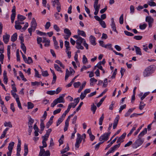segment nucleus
I'll return each instance as SVG.
<instances>
[{
    "mask_svg": "<svg viewBox=\"0 0 156 156\" xmlns=\"http://www.w3.org/2000/svg\"><path fill=\"white\" fill-rule=\"evenodd\" d=\"M104 118V114H102V115L100 117L99 119V124L100 125H102V122Z\"/></svg>",
    "mask_w": 156,
    "mask_h": 156,
    "instance_id": "obj_36",
    "label": "nucleus"
},
{
    "mask_svg": "<svg viewBox=\"0 0 156 156\" xmlns=\"http://www.w3.org/2000/svg\"><path fill=\"white\" fill-rule=\"evenodd\" d=\"M124 32L125 34L127 36H132L134 35V34L133 33L126 30L124 31Z\"/></svg>",
    "mask_w": 156,
    "mask_h": 156,
    "instance_id": "obj_55",
    "label": "nucleus"
},
{
    "mask_svg": "<svg viewBox=\"0 0 156 156\" xmlns=\"http://www.w3.org/2000/svg\"><path fill=\"white\" fill-rule=\"evenodd\" d=\"M144 142V139L141 138H138L132 144V147L133 148H136L141 146Z\"/></svg>",
    "mask_w": 156,
    "mask_h": 156,
    "instance_id": "obj_2",
    "label": "nucleus"
},
{
    "mask_svg": "<svg viewBox=\"0 0 156 156\" xmlns=\"http://www.w3.org/2000/svg\"><path fill=\"white\" fill-rule=\"evenodd\" d=\"M111 21L112 23L111 24V26L112 29L113 30L117 33L118 32L116 30L115 25L113 18H112Z\"/></svg>",
    "mask_w": 156,
    "mask_h": 156,
    "instance_id": "obj_10",
    "label": "nucleus"
},
{
    "mask_svg": "<svg viewBox=\"0 0 156 156\" xmlns=\"http://www.w3.org/2000/svg\"><path fill=\"white\" fill-rule=\"evenodd\" d=\"M65 94H62L61 96L59 97V98L56 99H55V100L56 101L57 104L58 103H64V99L63 98L65 97Z\"/></svg>",
    "mask_w": 156,
    "mask_h": 156,
    "instance_id": "obj_7",
    "label": "nucleus"
},
{
    "mask_svg": "<svg viewBox=\"0 0 156 156\" xmlns=\"http://www.w3.org/2000/svg\"><path fill=\"white\" fill-rule=\"evenodd\" d=\"M135 108H129L128 111L126 113L125 115V117H128L130 114L132 113V112L135 109Z\"/></svg>",
    "mask_w": 156,
    "mask_h": 156,
    "instance_id": "obj_17",
    "label": "nucleus"
},
{
    "mask_svg": "<svg viewBox=\"0 0 156 156\" xmlns=\"http://www.w3.org/2000/svg\"><path fill=\"white\" fill-rule=\"evenodd\" d=\"M17 33H14L11 37V41L12 42L15 41L17 39Z\"/></svg>",
    "mask_w": 156,
    "mask_h": 156,
    "instance_id": "obj_25",
    "label": "nucleus"
},
{
    "mask_svg": "<svg viewBox=\"0 0 156 156\" xmlns=\"http://www.w3.org/2000/svg\"><path fill=\"white\" fill-rule=\"evenodd\" d=\"M54 29L57 31L59 32L60 30V29L59 27L56 24H55L53 26Z\"/></svg>",
    "mask_w": 156,
    "mask_h": 156,
    "instance_id": "obj_64",
    "label": "nucleus"
},
{
    "mask_svg": "<svg viewBox=\"0 0 156 156\" xmlns=\"http://www.w3.org/2000/svg\"><path fill=\"white\" fill-rule=\"evenodd\" d=\"M147 26V25L146 23H144L142 25H140L139 26L141 30H144L146 28Z\"/></svg>",
    "mask_w": 156,
    "mask_h": 156,
    "instance_id": "obj_50",
    "label": "nucleus"
},
{
    "mask_svg": "<svg viewBox=\"0 0 156 156\" xmlns=\"http://www.w3.org/2000/svg\"><path fill=\"white\" fill-rule=\"evenodd\" d=\"M83 63L84 64H85L87 63L88 62L87 59L85 55H83V57L82 59Z\"/></svg>",
    "mask_w": 156,
    "mask_h": 156,
    "instance_id": "obj_42",
    "label": "nucleus"
},
{
    "mask_svg": "<svg viewBox=\"0 0 156 156\" xmlns=\"http://www.w3.org/2000/svg\"><path fill=\"white\" fill-rule=\"evenodd\" d=\"M24 154H25V155L26 154H27L28 153V150L27 145V144H25L24 145Z\"/></svg>",
    "mask_w": 156,
    "mask_h": 156,
    "instance_id": "obj_43",
    "label": "nucleus"
},
{
    "mask_svg": "<svg viewBox=\"0 0 156 156\" xmlns=\"http://www.w3.org/2000/svg\"><path fill=\"white\" fill-rule=\"evenodd\" d=\"M147 3L151 6H156V3L153 1H148Z\"/></svg>",
    "mask_w": 156,
    "mask_h": 156,
    "instance_id": "obj_40",
    "label": "nucleus"
},
{
    "mask_svg": "<svg viewBox=\"0 0 156 156\" xmlns=\"http://www.w3.org/2000/svg\"><path fill=\"white\" fill-rule=\"evenodd\" d=\"M10 36L7 34L3 36V41L5 44H7L9 41Z\"/></svg>",
    "mask_w": 156,
    "mask_h": 156,
    "instance_id": "obj_13",
    "label": "nucleus"
},
{
    "mask_svg": "<svg viewBox=\"0 0 156 156\" xmlns=\"http://www.w3.org/2000/svg\"><path fill=\"white\" fill-rule=\"evenodd\" d=\"M108 85V80L107 78H105L104 80V82L103 84V87H106Z\"/></svg>",
    "mask_w": 156,
    "mask_h": 156,
    "instance_id": "obj_62",
    "label": "nucleus"
},
{
    "mask_svg": "<svg viewBox=\"0 0 156 156\" xmlns=\"http://www.w3.org/2000/svg\"><path fill=\"white\" fill-rule=\"evenodd\" d=\"M55 62L57 63V64L60 65V66L64 68L65 67L62 64V63L59 60H56L55 61Z\"/></svg>",
    "mask_w": 156,
    "mask_h": 156,
    "instance_id": "obj_48",
    "label": "nucleus"
},
{
    "mask_svg": "<svg viewBox=\"0 0 156 156\" xmlns=\"http://www.w3.org/2000/svg\"><path fill=\"white\" fill-rule=\"evenodd\" d=\"M45 152V151L44 149H41L39 154V156H43Z\"/></svg>",
    "mask_w": 156,
    "mask_h": 156,
    "instance_id": "obj_53",
    "label": "nucleus"
},
{
    "mask_svg": "<svg viewBox=\"0 0 156 156\" xmlns=\"http://www.w3.org/2000/svg\"><path fill=\"white\" fill-rule=\"evenodd\" d=\"M86 81H84L82 84V86H80V88L78 90V93H80L83 89V88L85 87L86 85Z\"/></svg>",
    "mask_w": 156,
    "mask_h": 156,
    "instance_id": "obj_30",
    "label": "nucleus"
},
{
    "mask_svg": "<svg viewBox=\"0 0 156 156\" xmlns=\"http://www.w3.org/2000/svg\"><path fill=\"white\" fill-rule=\"evenodd\" d=\"M126 107V104H124L120 106V108H119V112L120 113Z\"/></svg>",
    "mask_w": 156,
    "mask_h": 156,
    "instance_id": "obj_59",
    "label": "nucleus"
},
{
    "mask_svg": "<svg viewBox=\"0 0 156 156\" xmlns=\"http://www.w3.org/2000/svg\"><path fill=\"white\" fill-rule=\"evenodd\" d=\"M134 47L135 48L136 54L137 55H141L142 54L140 48L136 46H134Z\"/></svg>",
    "mask_w": 156,
    "mask_h": 156,
    "instance_id": "obj_14",
    "label": "nucleus"
},
{
    "mask_svg": "<svg viewBox=\"0 0 156 156\" xmlns=\"http://www.w3.org/2000/svg\"><path fill=\"white\" fill-rule=\"evenodd\" d=\"M155 66L154 65H151L147 67L143 73V75L144 77H147L151 75L155 70Z\"/></svg>",
    "mask_w": 156,
    "mask_h": 156,
    "instance_id": "obj_1",
    "label": "nucleus"
},
{
    "mask_svg": "<svg viewBox=\"0 0 156 156\" xmlns=\"http://www.w3.org/2000/svg\"><path fill=\"white\" fill-rule=\"evenodd\" d=\"M69 41H65V45L66 47V50L69 51L70 50V48L69 46Z\"/></svg>",
    "mask_w": 156,
    "mask_h": 156,
    "instance_id": "obj_23",
    "label": "nucleus"
},
{
    "mask_svg": "<svg viewBox=\"0 0 156 156\" xmlns=\"http://www.w3.org/2000/svg\"><path fill=\"white\" fill-rule=\"evenodd\" d=\"M96 38L92 35H90V41L91 44L93 45H95L96 44Z\"/></svg>",
    "mask_w": 156,
    "mask_h": 156,
    "instance_id": "obj_11",
    "label": "nucleus"
},
{
    "mask_svg": "<svg viewBox=\"0 0 156 156\" xmlns=\"http://www.w3.org/2000/svg\"><path fill=\"white\" fill-rule=\"evenodd\" d=\"M77 33L79 35H81L83 37H85L86 36L85 33L83 30H77Z\"/></svg>",
    "mask_w": 156,
    "mask_h": 156,
    "instance_id": "obj_21",
    "label": "nucleus"
},
{
    "mask_svg": "<svg viewBox=\"0 0 156 156\" xmlns=\"http://www.w3.org/2000/svg\"><path fill=\"white\" fill-rule=\"evenodd\" d=\"M100 24L101 25V27L104 28H105L106 27V25L105 24V22L103 21L102 20H101L99 22Z\"/></svg>",
    "mask_w": 156,
    "mask_h": 156,
    "instance_id": "obj_41",
    "label": "nucleus"
},
{
    "mask_svg": "<svg viewBox=\"0 0 156 156\" xmlns=\"http://www.w3.org/2000/svg\"><path fill=\"white\" fill-rule=\"evenodd\" d=\"M21 48L25 54L26 52V48L23 43H21Z\"/></svg>",
    "mask_w": 156,
    "mask_h": 156,
    "instance_id": "obj_35",
    "label": "nucleus"
},
{
    "mask_svg": "<svg viewBox=\"0 0 156 156\" xmlns=\"http://www.w3.org/2000/svg\"><path fill=\"white\" fill-rule=\"evenodd\" d=\"M142 36H135L133 38L137 40H140L142 38Z\"/></svg>",
    "mask_w": 156,
    "mask_h": 156,
    "instance_id": "obj_63",
    "label": "nucleus"
},
{
    "mask_svg": "<svg viewBox=\"0 0 156 156\" xmlns=\"http://www.w3.org/2000/svg\"><path fill=\"white\" fill-rule=\"evenodd\" d=\"M120 143H118V144L114 145L113 147H112L110 149H111L112 151L114 152L115 150L119 148L120 145Z\"/></svg>",
    "mask_w": 156,
    "mask_h": 156,
    "instance_id": "obj_18",
    "label": "nucleus"
},
{
    "mask_svg": "<svg viewBox=\"0 0 156 156\" xmlns=\"http://www.w3.org/2000/svg\"><path fill=\"white\" fill-rule=\"evenodd\" d=\"M145 104H144L143 101H141L140 102L139 109L140 110H142L145 106Z\"/></svg>",
    "mask_w": 156,
    "mask_h": 156,
    "instance_id": "obj_39",
    "label": "nucleus"
},
{
    "mask_svg": "<svg viewBox=\"0 0 156 156\" xmlns=\"http://www.w3.org/2000/svg\"><path fill=\"white\" fill-rule=\"evenodd\" d=\"M64 33L67 35L71 36V33L70 31L67 28H65L64 30Z\"/></svg>",
    "mask_w": 156,
    "mask_h": 156,
    "instance_id": "obj_32",
    "label": "nucleus"
},
{
    "mask_svg": "<svg viewBox=\"0 0 156 156\" xmlns=\"http://www.w3.org/2000/svg\"><path fill=\"white\" fill-rule=\"evenodd\" d=\"M119 23L122 24L123 23V14H122L119 19Z\"/></svg>",
    "mask_w": 156,
    "mask_h": 156,
    "instance_id": "obj_49",
    "label": "nucleus"
},
{
    "mask_svg": "<svg viewBox=\"0 0 156 156\" xmlns=\"http://www.w3.org/2000/svg\"><path fill=\"white\" fill-rule=\"evenodd\" d=\"M106 97V96H104L103 98H102L101 99L100 101L97 104V107H99L100 106V105L102 104V102L104 101Z\"/></svg>",
    "mask_w": 156,
    "mask_h": 156,
    "instance_id": "obj_29",
    "label": "nucleus"
},
{
    "mask_svg": "<svg viewBox=\"0 0 156 156\" xmlns=\"http://www.w3.org/2000/svg\"><path fill=\"white\" fill-rule=\"evenodd\" d=\"M97 107L95 105H94V104H93L91 106V110L93 112V113L94 114L95 113Z\"/></svg>",
    "mask_w": 156,
    "mask_h": 156,
    "instance_id": "obj_38",
    "label": "nucleus"
},
{
    "mask_svg": "<svg viewBox=\"0 0 156 156\" xmlns=\"http://www.w3.org/2000/svg\"><path fill=\"white\" fill-rule=\"evenodd\" d=\"M110 133H111L110 132L105 133L104 134L100 136L99 138V140L100 141L103 140L104 141L108 140Z\"/></svg>",
    "mask_w": 156,
    "mask_h": 156,
    "instance_id": "obj_6",
    "label": "nucleus"
},
{
    "mask_svg": "<svg viewBox=\"0 0 156 156\" xmlns=\"http://www.w3.org/2000/svg\"><path fill=\"white\" fill-rule=\"evenodd\" d=\"M16 101L17 103L18 106V107L20 109H22V107L21 104L20 102V100H19V98L17 97V98H16Z\"/></svg>",
    "mask_w": 156,
    "mask_h": 156,
    "instance_id": "obj_27",
    "label": "nucleus"
},
{
    "mask_svg": "<svg viewBox=\"0 0 156 156\" xmlns=\"http://www.w3.org/2000/svg\"><path fill=\"white\" fill-rule=\"evenodd\" d=\"M78 40H77L76 41V44H81L82 42H84V40H85L82 37H80Z\"/></svg>",
    "mask_w": 156,
    "mask_h": 156,
    "instance_id": "obj_16",
    "label": "nucleus"
},
{
    "mask_svg": "<svg viewBox=\"0 0 156 156\" xmlns=\"http://www.w3.org/2000/svg\"><path fill=\"white\" fill-rule=\"evenodd\" d=\"M34 107L33 104L30 102H27V108L28 109H32Z\"/></svg>",
    "mask_w": 156,
    "mask_h": 156,
    "instance_id": "obj_37",
    "label": "nucleus"
},
{
    "mask_svg": "<svg viewBox=\"0 0 156 156\" xmlns=\"http://www.w3.org/2000/svg\"><path fill=\"white\" fill-rule=\"evenodd\" d=\"M98 1L99 0H95L94 5V7L95 10L94 14L95 15L98 14L100 7V5L98 4Z\"/></svg>",
    "mask_w": 156,
    "mask_h": 156,
    "instance_id": "obj_3",
    "label": "nucleus"
},
{
    "mask_svg": "<svg viewBox=\"0 0 156 156\" xmlns=\"http://www.w3.org/2000/svg\"><path fill=\"white\" fill-rule=\"evenodd\" d=\"M31 27L33 28L34 31L37 26V23L36 20L34 18H33L31 22Z\"/></svg>",
    "mask_w": 156,
    "mask_h": 156,
    "instance_id": "obj_8",
    "label": "nucleus"
},
{
    "mask_svg": "<svg viewBox=\"0 0 156 156\" xmlns=\"http://www.w3.org/2000/svg\"><path fill=\"white\" fill-rule=\"evenodd\" d=\"M4 126L5 127H9L10 128L12 127V125L10 122H5L4 123Z\"/></svg>",
    "mask_w": 156,
    "mask_h": 156,
    "instance_id": "obj_26",
    "label": "nucleus"
},
{
    "mask_svg": "<svg viewBox=\"0 0 156 156\" xmlns=\"http://www.w3.org/2000/svg\"><path fill=\"white\" fill-rule=\"evenodd\" d=\"M54 67L55 69L58 71H60L61 73L62 72L61 69L56 64H54Z\"/></svg>",
    "mask_w": 156,
    "mask_h": 156,
    "instance_id": "obj_31",
    "label": "nucleus"
},
{
    "mask_svg": "<svg viewBox=\"0 0 156 156\" xmlns=\"http://www.w3.org/2000/svg\"><path fill=\"white\" fill-rule=\"evenodd\" d=\"M14 143L13 142H12L9 144V145L8 147V149L9 151H12V150L13 148L14 145Z\"/></svg>",
    "mask_w": 156,
    "mask_h": 156,
    "instance_id": "obj_19",
    "label": "nucleus"
},
{
    "mask_svg": "<svg viewBox=\"0 0 156 156\" xmlns=\"http://www.w3.org/2000/svg\"><path fill=\"white\" fill-rule=\"evenodd\" d=\"M19 75H20V76L21 78L22 79V80H23L25 81H27V79H26L24 77L23 73L21 71H20Z\"/></svg>",
    "mask_w": 156,
    "mask_h": 156,
    "instance_id": "obj_45",
    "label": "nucleus"
},
{
    "mask_svg": "<svg viewBox=\"0 0 156 156\" xmlns=\"http://www.w3.org/2000/svg\"><path fill=\"white\" fill-rule=\"evenodd\" d=\"M33 62V61L31 57H29L28 58V59H27L26 63L28 64H30Z\"/></svg>",
    "mask_w": 156,
    "mask_h": 156,
    "instance_id": "obj_58",
    "label": "nucleus"
},
{
    "mask_svg": "<svg viewBox=\"0 0 156 156\" xmlns=\"http://www.w3.org/2000/svg\"><path fill=\"white\" fill-rule=\"evenodd\" d=\"M29 24L27 23H26L24 27L22 28L21 32H23L28 27Z\"/></svg>",
    "mask_w": 156,
    "mask_h": 156,
    "instance_id": "obj_54",
    "label": "nucleus"
},
{
    "mask_svg": "<svg viewBox=\"0 0 156 156\" xmlns=\"http://www.w3.org/2000/svg\"><path fill=\"white\" fill-rule=\"evenodd\" d=\"M126 133H124L118 139L117 143H121L123 141V140L125 138L126 136Z\"/></svg>",
    "mask_w": 156,
    "mask_h": 156,
    "instance_id": "obj_9",
    "label": "nucleus"
},
{
    "mask_svg": "<svg viewBox=\"0 0 156 156\" xmlns=\"http://www.w3.org/2000/svg\"><path fill=\"white\" fill-rule=\"evenodd\" d=\"M82 140L81 135L79 133L77 134V138L76 139L75 146L76 148H78L80 146V144L81 143Z\"/></svg>",
    "mask_w": 156,
    "mask_h": 156,
    "instance_id": "obj_4",
    "label": "nucleus"
},
{
    "mask_svg": "<svg viewBox=\"0 0 156 156\" xmlns=\"http://www.w3.org/2000/svg\"><path fill=\"white\" fill-rule=\"evenodd\" d=\"M42 75L44 76H47L49 75L48 72L47 71H42Z\"/></svg>",
    "mask_w": 156,
    "mask_h": 156,
    "instance_id": "obj_60",
    "label": "nucleus"
},
{
    "mask_svg": "<svg viewBox=\"0 0 156 156\" xmlns=\"http://www.w3.org/2000/svg\"><path fill=\"white\" fill-rule=\"evenodd\" d=\"M69 150V144H67L66 147L65 148L62 149L61 151V154H64V153L66 152H67Z\"/></svg>",
    "mask_w": 156,
    "mask_h": 156,
    "instance_id": "obj_22",
    "label": "nucleus"
},
{
    "mask_svg": "<svg viewBox=\"0 0 156 156\" xmlns=\"http://www.w3.org/2000/svg\"><path fill=\"white\" fill-rule=\"evenodd\" d=\"M45 126L43 122V119H41V123H40V128L41 131H43L44 130Z\"/></svg>",
    "mask_w": 156,
    "mask_h": 156,
    "instance_id": "obj_28",
    "label": "nucleus"
},
{
    "mask_svg": "<svg viewBox=\"0 0 156 156\" xmlns=\"http://www.w3.org/2000/svg\"><path fill=\"white\" fill-rule=\"evenodd\" d=\"M147 133V129L144 128L143 130L142 131L139 135L138 136V138H141L145 134Z\"/></svg>",
    "mask_w": 156,
    "mask_h": 156,
    "instance_id": "obj_15",
    "label": "nucleus"
},
{
    "mask_svg": "<svg viewBox=\"0 0 156 156\" xmlns=\"http://www.w3.org/2000/svg\"><path fill=\"white\" fill-rule=\"evenodd\" d=\"M15 27L16 30H20L22 28V26L20 25L17 24L16 21H15Z\"/></svg>",
    "mask_w": 156,
    "mask_h": 156,
    "instance_id": "obj_46",
    "label": "nucleus"
},
{
    "mask_svg": "<svg viewBox=\"0 0 156 156\" xmlns=\"http://www.w3.org/2000/svg\"><path fill=\"white\" fill-rule=\"evenodd\" d=\"M70 74V73L68 69H66V73L65 78V80H66L68 79Z\"/></svg>",
    "mask_w": 156,
    "mask_h": 156,
    "instance_id": "obj_44",
    "label": "nucleus"
},
{
    "mask_svg": "<svg viewBox=\"0 0 156 156\" xmlns=\"http://www.w3.org/2000/svg\"><path fill=\"white\" fill-rule=\"evenodd\" d=\"M28 125L29 126H32V125L34 122V120L30 116L28 117Z\"/></svg>",
    "mask_w": 156,
    "mask_h": 156,
    "instance_id": "obj_24",
    "label": "nucleus"
},
{
    "mask_svg": "<svg viewBox=\"0 0 156 156\" xmlns=\"http://www.w3.org/2000/svg\"><path fill=\"white\" fill-rule=\"evenodd\" d=\"M80 84L81 83L80 82H75L73 84L74 87L75 88H78L80 86Z\"/></svg>",
    "mask_w": 156,
    "mask_h": 156,
    "instance_id": "obj_61",
    "label": "nucleus"
},
{
    "mask_svg": "<svg viewBox=\"0 0 156 156\" xmlns=\"http://www.w3.org/2000/svg\"><path fill=\"white\" fill-rule=\"evenodd\" d=\"M143 113H140V114H137V113H134L132 114V115H130V117L132 118V117H137L139 115H141L143 114Z\"/></svg>",
    "mask_w": 156,
    "mask_h": 156,
    "instance_id": "obj_47",
    "label": "nucleus"
},
{
    "mask_svg": "<svg viewBox=\"0 0 156 156\" xmlns=\"http://www.w3.org/2000/svg\"><path fill=\"white\" fill-rule=\"evenodd\" d=\"M104 48H108L112 51H113V48L112 47V44L110 43H108L107 44L105 45Z\"/></svg>",
    "mask_w": 156,
    "mask_h": 156,
    "instance_id": "obj_34",
    "label": "nucleus"
},
{
    "mask_svg": "<svg viewBox=\"0 0 156 156\" xmlns=\"http://www.w3.org/2000/svg\"><path fill=\"white\" fill-rule=\"evenodd\" d=\"M97 80L94 78H91L90 79V86H93L94 85V83H96Z\"/></svg>",
    "mask_w": 156,
    "mask_h": 156,
    "instance_id": "obj_33",
    "label": "nucleus"
},
{
    "mask_svg": "<svg viewBox=\"0 0 156 156\" xmlns=\"http://www.w3.org/2000/svg\"><path fill=\"white\" fill-rule=\"evenodd\" d=\"M145 21L148 23L149 27H151L154 23V19L150 16H147L146 17Z\"/></svg>",
    "mask_w": 156,
    "mask_h": 156,
    "instance_id": "obj_5",
    "label": "nucleus"
},
{
    "mask_svg": "<svg viewBox=\"0 0 156 156\" xmlns=\"http://www.w3.org/2000/svg\"><path fill=\"white\" fill-rule=\"evenodd\" d=\"M17 18L18 20L22 21L26 19V17L23 15L18 14L17 15Z\"/></svg>",
    "mask_w": 156,
    "mask_h": 156,
    "instance_id": "obj_20",
    "label": "nucleus"
},
{
    "mask_svg": "<svg viewBox=\"0 0 156 156\" xmlns=\"http://www.w3.org/2000/svg\"><path fill=\"white\" fill-rule=\"evenodd\" d=\"M47 94L50 95H53L56 94V92L55 90H49L47 92Z\"/></svg>",
    "mask_w": 156,
    "mask_h": 156,
    "instance_id": "obj_56",
    "label": "nucleus"
},
{
    "mask_svg": "<svg viewBox=\"0 0 156 156\" xmlns=\"http://www.w3.org/2000/svg\"><path fill=\"white\" fill-rule=\"evenodd\" d=\"M149 93L150 92H146L144 93L143 96L141 97V100L142 101L149 94Z\"/></svg>",
    "mask_w": 156,
    "mask_h": 156,
    "instance_id": "obj_57",
    "label": "nucleus"
},
{
    "mask_svg": "<svg viewBox=\"0 0 156 156\" xmlns=\"http://www.w3.org/2000/svg\"><path fill=\"white\" fill-rule=\"evenodd\" d=\"M119 115H117L114 120L113 124L117 125L119 122Z\"/></svg>",
    "mask_w": 156,
    "mask_h": 156,
    "instance_id": "obj_52",
    "label": "nucleus"
},
{
    "mask_svg": "<svg viewBox=\"0 0 156 156\" xmlns=\"http://www.w3.org/2000/svg\"><path fill=\"white\" fill-rule=\"evenodd\" d=\"M54 145V143L52 138H51L50 141V144L49 146V149H51L52 147Z\"/></svg>",
    "mask_w": 156,
    "mask_h": 156,
    "instance_id": "obj_51",
    "label": "nucleus"
},
{
    "mask_svg": "<svg viewBox=\"0 0 156 156\" xmlns=\"http://www.w3.org/2000/svg\"><path fill=\"white\" fill-rule=\"evenodd\" d=\"M3 81L4 83L5 84H7L8 82V78L7 76V72L5 70L4 71L3 73Z\"/></svg>",
    "mask_w": 156,
    "mask_h": 156,
    "instance_id": "obj_12",
    "label": "nucleus"
}]
</instances>
